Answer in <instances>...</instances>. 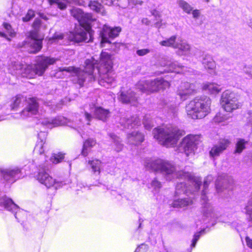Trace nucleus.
Returning <instances> with one entry per match:
<instances>
[{"mask_svg": "<svg viewBox=\"0 0 252 252\" xmlns=\"http://www.w3.org/2000/svg\"><path fill=\"white\" fill-rule=\"evenodd\" d=\"M84 69L69 66L60 69L61 71H65L72 77V81L83 86L84 82L94 80L99 77L98 82L101 86L109 88L115 86V74L112 70V62L111 56L105 52H102L100 61L97 63L94 57L87 59L85 62Z\"/></svg>", "mask_w": 252, "mask_h": 252, "instance_id": "nucleus-1", "label": "nucleus"}, {"mask_svg": "<svg viewBox=\"0 0 252 252\" xmlns=\"http://www.w3.org/2000/svg\"><path fill=\"white\" fill-rule=\"evenodd\" d=\"M144 165L147 168L161 173L166 180L171 181L177 178L179 181L175 189V196L188 193L189 191H197L200 189L201 181L189 172L184 170L178 171L176 167L168 160L157 158L152 160L147 159Z\"/></svg>", "mask_w": 252, "mask_h": 252, "instance_id": "nucleus-2", "label": "nucleus"}, {"mask_svg": "<svg viewBox=\"0 0 252 252\" xmlns=\"http://www.w3.org/2000/svg\"><path fill=\"white\" fill-rule=\"evenodd\" d=\"M57 60L54 58L38 56L36 59V63L23 65L18 62H12L9 65V70L12 74H21L23 77L31 78L36 75L42 76L50 65L53 64Z\"/></svg>", "mask_w": 252, "mask_h": 252, "instance_id": "nucleus-3", "label": "nucleus"}, {"mask_svg": "<svg viewBox=\"0 0 252 252\" xmlns=\"http://www.w3.org/2000/svg\"><path fill=\"white\" fill-rule=\"evenodd\" d=\"M182 131L172 125L155 128L153 132L154 138L159 144L166 147L175 145L182 136Z\"/></svg>", "mask_w": 252, "mask_h": 252, "instance_id": "nucleus-4", "label": "nucleus"}, {"mask_svg": "<svg viewBox=\"0 0 252 252\" xmlns=\"http://www.w3.org/2000/svg\"><path fill=\"white\" fill-rule=\"evenodd\" d=\"M211 100L206 96L196 97L186 106L188 116L192 119H202L211 111Z\"/></svg>", "mask_w": 252, "mask_h": 252, "instance_id": "nucleus-5", "label": "nucleus"}, {"mask_svg": "<svg viewBox=\"0 0 252 252\" xmlns=\"http://www.w3.org/2000/svg\"><path fill=\"white\" fill-rule=\"evenodd\" d=\"M197 87L194 84H190L188 82H183L181 84L177 91V94L180 97V100L177 98H172L166 103V105L169 109V113L175 115L177 112L178 107L181 101L186 100L189 96L195 93Z\"/></svg>", "mask_w": 252, "mask_h": 252, "instance_id": "nucleus-6", "label": "nucleus"}, {"mask_svg": "<svg viewBox=\"0 0 252 252\" xmlns=\"http://www.w3.org/2000/svg\"><path fill=\"white\" fill-rule=\"evenodd\" d=\"M47 133L45 132L41 131L38 133V136L39 140L34 147V153L35 154H38L40 156V161H36L35 163L39 164L52 163L57 164L62 161L64 158V155L62 153L54 154L49 158L48 157L44 154L46 149V144L45 143V138Z\"/></svg>", "mask_w": 252, "mask_h": 252, "instance_id": "nucleus-7", "label": "nucleus"}, {"mask_svg": "<svg viewBox=\"0 0 252 252\" xmlns=\"http://www.w3.org/2000/svg\"><path fill=\"white\" fill-rule=\"evenodd\" d=\"M25 103L26 107L21 112V116L26 118L36 114L38 110V104L34 98H27L22 95H18L11 104L12 110H16L18 108L22 107Z\"/></svg>", "mask_w": 252, "mask_h": 252, "instance_id": "nucleus-8", "label": "nucleus"}, {"mask_svg": "<svg viewBox=\"0 0 252 252\" xmlns=\"http://www.w3.org/2000/svg\"><path fill=\"white\" fill-rule=\"evenodd\" d=\"M73 122H70L66 118L63 116H58L55 118L49 119L47 118H41L39 120V123L44 126L52 128L53 127L62 125H66L75 129H77L83 138H85V134L80 128L82 125L80 120L78 122L77 120H72Z\"/></svg>", "mask_w": 252, "mask_h": 252, "instance_id": "nucleus-9", "label": "nucleus"}, {"mask_svg": "<svg viewBox=\"0 0 252 252\" xmlns=\"http://www.w3.org/2000/svg\"><path fill=\"white\" fill-rule=\"evenodd\" d=\"M46 25L41 22V20L36 19L32 25L33 30L30 33V39L29 44L32 49L31 52L36 53L42 48V41L43 35L39 33L40 29L45 30Z\"/></svg>", "mask_w": 252, "mask_h": 252, "instance_id": "nucleus-10", "label": "nucleus"}, {"mask_svg": "<svg viewBox=\"0 0 252 252\" xmlns=\"http://www.w3.org/2000/svg\"><path fill=\"white\" fill-rule=\"evenodd\" d=\"M50 163H39L38 164V172L36 175V179L41 184L45 185L47 188H49L54 187L56 189H57L62 187L63 183L62 182L56 181L47 172L49 169L48 166Z\"/></svg>", "mask_w": 252, "mask_h": 252, "instance_id": "nucleus-11", "label": "nucleus"}, {"mask_svg": "<svg viewBox=\"0 0 252 252\" xmlns=\"http://www.w3.org/2000/svg\"><path fill=\"white\" fill-rule=\"evenodd\" d=\"M99 28V24H89V29H87L86 27H80L78 29L76 28L74 32H70L68 35L67 38L70 41L75 42H89L92 40L93 31L92 28Z\"/></svg>", "mask_w": 252, "mask_h": 252, "instance_id": "nucleus-12", "label": "nucleus"}, {"mask_svg": "<svg viewBox=\"0 0 252 252\" xmlns=\"http://www.w3.org/2000/svg\"><path fill=\"white\" fill-rule=\"evenodd\" d=\"M170 86L169 82L162 78H157L154 80L140 81L136 87L143 92H154L160 90H164Z\"/></svg>", "mask_w": 252, "mask_h": 252, "instance_id": "nucleus-13", "label": "nucleus"}, {"mask_svg": "<svg viewBox=\"0 0 252 252\" xmlns=\"http://www.w3.org/2000/svg\"><path fill=\"white\" fill-rule=\"evenodd\" d=\"M220 104L222 108L227 112H231L241 106L236 94L230 90H226L222 93Z\"/></svg>", "mask_w": 252, "mask_h": 252, "instance_id": "nucleus-14", "label": "nucleus"}, {"mask_svg": "<svg viewBox=\"0 0 252 252\" xmlns=\"http://www.w3.org/2000/svg\"><path fill=\"white\" fill-rule=\"evenodd\" d=\"M213 180V177L212 175H208L205 178L204 180V189L202 190L201 195V199L203 202L202 213L203 216L208 219H212L217 217V215L215 212L213 207L210 203L207 202L205 191L206 189Z\"/></svg>", "mask_w": 252, "mask_h": 252, "instance_id": "nucleus-15", "label": "nucleus"}, {"mask_svg": "<svg viewBox=\"0 0 252 252\" xmlns=\"http://www.w3.org/2000/svg\"><path fill=\"white\" fill-rule=\"evenodd\" d=\"M199 137L197 135L189 134L183 138L177 151L179 153H185L188 156L193 153L198 144Z\"/></svg>", "mask_w": 252, "mask_h": 252, "instance_id": "nucleus-16", "label": "nucleus"}, {"mask_svg": "<svg viewBox=\"0 0 252 252\" xmlns=\"http://www.w3.org/2000/svg\"><path fill=\"white\" fill-rule=\"evenodd\" d=\"M70 13L78 21L82 27H86L88 29H89V24H96L98 25V22L91 13H84L80 8H73L70 10Z\"/></svg>", "mask_w": 252, "mask_h": 252, "instance_id": "nucleus-17", "label": "nucleus"}, {"mask_svg": "<svg viewBox=\"0 0 252 252\" xmlns=\"http://www.w3.org/2000/svg\"><path fill=\"white\" fill-rule=\"evenodd\" d=\"M159 64L161 67H163L164 68L163 70L158 71L156 73L157 75L168 72H175L178 73H184L185 67L171 59L163 58L160 60Z\"/></svg>", "mask_w": 252, "mask_h": 252, "instance_id": "nucleus-18", "label": "nucleus"}, {"mask_svg": "<svg viewBox=\"0 0 252 252\" xmlns=\"http://www.w3.org/2000/svg\"><path fill=\"white\" fill-rule=\"evenodd\" d=\"M0 205L3 206L8 211L14 213L15 218L19 221L22 218L21 215L25 214V212L23 210H21L11 199L6 196H4L0 199Z\"/></svg>", "mask_w": 252, "mask_h": 252, "instance_id": "nucleus-19", "label": "nucleus"}, {"mask_svg": "<svg viewBox=\"0 0 252 252\" xmlns=\"http://www.w3.org/2000/svg\"><path fill=\"white\" fill-rule=\"evenodd\" d=\"M0 176L9 183H14L22 177L21 170L18 167L3 169L0 171Z\"/></svg>", "mask_w": 252, "mask_h": 252, "instance_id": "nucleus-20", "label": "nucleus"}, {"mask_svg": "<svg viewBox=\"0 0 252 252\" xmlns=\"http://www.w3.org/2000/svg\"><path fill=\"white\" fill-rule=\"evenodd\" d=\"M121 31V29L120 27L111 28L110 27L104 25L102 30L100 32L101 45L103 46V44L105 43H110L109 38H114L117 37Z\"/></svg>", "mask_w": 252, "mask_h": 252, "instance_id": "nucleus-21", "label": "nucleus"}, {"mask_svg": "<svg viewBox=\"0 0 252 252\" xmlns=\"http://www.w3.org/2000/svg\"><path fill=\"white\" fill-rule=\"evenodd\" d=\"M119 100L125 104L136 105L137 103L138 96L131 90L127 91H121L118 95Z\"/></svg>", "mask_w": 252, "mask_h": 252, "instance_id": "nucleus-22", "label": "nucleus"}, {"mask_svg": "<svg viewBox=\"0 0 252 252\" xmlns=\"http://www.w3.org/2000/svg\"><path fill=\"white\" fill-rule=\"evenodd\" d=\"M144 140V135L138 131H134L127 135L126 143L129 145L138 146Z\"/></svg>", "mask_w": 252, "mask_h": 252, "instance_id": "nucleus-23", "label": "nucleus"}, {"mask_svg": "<svg viewBox=\"0 0 252 252\" xmlns=\"http://www.w3.org/2000/svg\"><path fill=\"white\" fill-rule=\"evenodd\" d=\"M49 2L51 5L57 7L61 10L64 9L67 3H74L83 6L86 5L84 0H49Z\"/></svg>", "mask_w": 252, "mask_h": 252, "instance_id": "nucleus-24", "label": "nucleus"}, {"mask_svg": "<svg viewBox=\"0 0 252 252\" xmlns=\"http://www.w3.org/2000/svg\"><path fill=\"white\" fill-rule=\"evenodd\" d=\"M230 144L228 139H220L217 145H215L210 152V155L212 157L219 156Z\"/></svg>", "mask_w": 252, "mask_h": 252, "instance_id": "nucleus-25", "label": "nucleus"}, {"mask_svg": "<svg viewBox=\"0 0 252 252\" xmlns=\"http://www.w3.org/2000/svg\"><path fill=\"white\" fill-rule=\"evenodd\" d=\"M90 112L93 113L94 116L98 119L105 121L109 116L108 110L104 109L101 107H97L95 104L90 105Z\"/></svg>", "mask_w": 252, "mask_h": 252, "instance_id": "nucleus-26", "label": "nucleus"}, {"mask_svg": "<svg viewBox=\"0 0 252 252\" xmlns=\"http://www.w3.org/2000/svg\"><path fill=\"white\" fill-rule=\"evenodd\" d=\"M175 49H178L177 54L180 56L188 55L190 51V45L185 40H178Z\"/></svg>", "mask_w": 252, "mask_h": 252, "instance_id": "nucleus-27", "label": "nucleus"}, {"mask_svg": "<svg viewBox=\"0 0 252 252\" xmlns=\"http://www.w3.org/2000/svg\"><path fill=\"white\" fill-rule=\"evenodd\" d=\"M202 89L203 91L211 94H216L221 91L220 85L213 82H205L203 84Z\"/></svg>", "mask_w": 252, "mask_h": 252, "instance_id": "nucleus-28", "label": "nucleus"}, {"mask_svg": "<svg viewBox=\"0 0 252 252\" xmlns=\"http://www.w3.org/2000/svg\"><path fill=\"white\" fill-rule=\"evenodd\" d=\"M121 123L125 128L130 129L136 128L141 125L140 120L137 116H133L126 121L124 119H121Z\"/></svg>", "mask_w": 252, "mask_h": 252, "instance_id": "nucleus-29", "label": "nucleus"}, {"mask_svg": "<svg viewBox=\"0 0 252 252\" xmlns=\"http://www.w3.org/2000/svg\"><path fill=\"white\" fill-rule=\"evenodd\" d=\"M201 62L204 67L208 70H213L216 68V62L212 56L209 54H204Z\"/></svg>", "mask_w": 252, "mask_h": 252, "instance_id": "nucleus-30", "label": "nucleus"}, {"mask_svg": "<svg viewBox=\"0 0 252 252\" xmlns=\"http://www.w3.org/2000/svg\"><path fill=\"white\" fill-rule=\"evenodd\" d=\"M88 165L91 169L92 172L96 176H98L100 173L102 163L98 159H94L88 161Z\"/></svg>", "mask_w": 252, "mask_h": 252, "instance_id": "nucleus-31", "label": "nucleus"}, {"mask_svg": "<svg viewBox=\"0 0 252 252\" xmlns=\"http://www.w3.org/2000/svg\"><path fill=\"white\" fill-rule=\"evenodd\" d=\"M3 26L4 29V32L0 31V36L5 38L9 41L10 40L9 37H14L15 35L16 32L8 23H4Z\"/></svg>", "mask_w": 252, "mask_h": 252, "instance_id": "nucleus-32", "label": "nucleus"}, {"mask_svg": "<svg viewBox=\"0 0 252 252\" xmlns=\"http://www.w3.org/2000/svg\"><path fill=\"white\" fill-rule=\"evenodd\" d=\"M96 144V141L94 139H88L86 140L83 145L82 151V155L86 157L88 156L90 151L91 149Z\"/></svg>", "mask_w": 252, "mask_h": 252, "instance_id": "nucleus-33", "label": "nucleus"}, {"mask_svg": "<svg viewBox=\"0 0 252 252\" xmlns=\"http://www.w3.org/2000/svg\"><path fill=\"white\" fill-rule=\"evenodd\" d=\"M192 203V200L189 198L176 199L172 203L173 207H184L187 206Z\"/></svg>", "mask_w": 252, "mask_h": 252, "instance_id": "nucleus-34", "label": "nucleus"}, {"mask_svg": "<svg viewBox=\"0 0 252 252\" xmlns=\"http://www.w3.org/2000/svg\"><path fill=\"white\" fill-rule=\"evenodd\" d=\"M176 43V36L173 35L169 38L165 39V40L160 41L159 42V44L162 46L170 47L175 49Z\"/></svg>", "mask_w": 252, "mask_h": 252, "instance_id": "nucleus-35", "label": "nucleus"}, {"mask_svg": "<svg viewBox=\"0 0 252 252\" xmlns=\"http://www.w3.org/2000/svg\"><path fill=\"white\" fill-rule=\"evenodd\" d=\"M179 6L187 14H190L193 7L187 1L184 0H179L177 1Z\"/></svg>", "mask_w": 252, "mask_h": 252, "instance_id": "nucleus-36", "label": "nucleus"}, {"mask_svg": "<svg viewBox=\"0 0 252 252\" xmlns=\"http://www.w3.org/2000/svg\"><path fill=\"white\" fill-rule=\"evenodd\" d=\"M110 137L113 140V146L115 150L117 152L121 151L123 148V144L121 143V141L120 140V138L114 134H111Z\"/></svg>", "mask_w": 252, "mask_h": 252, "instance_id": "nucleus-37", "label": "nucleus"}, {"mask_svg": "<svg viewBox=\"0 0 252 252\" xmlns=\"http://www.w3.org/2000/svg\"><path fill=\"white\" fill-rule=\"evenodd\" d=\"M226 182V180L223 176H219L215 183L216 190L218 192L222 190L224 188V185Z\"/></svg>", "mask_w": 252, "mask_h": 252, "instance_id": "nucleus-38", "label": "nucleus"}, {"mask_svg": "<svg viewBox=\"0 0 252 252\" xmlns=\"http://www.w3.org/2000/svg\"><path fill=\"white\" fill-rule=\"evenodd\" d=\"M230 117L227 114H223L220 113H219L216 114L214 117L213 120L215 123H221L225 122L229 119Z\"/></svg>", "mask_w": 252, "mask_h": 252, "instance_id": "nucleus-39", "label": "nucleus"}, {"mask_svg": "<svg viewBox=\"0 0 252 252\" xmlns=\"http://www.w3.org/2000/svg\"><path fill=\"white\" fill-rule=\"evenodd\" d=\"M247 143L243 139H239L236 144V149L235 153L240 154L245 148V145Z\"/></svg>", "mask_w": 252, "mask_h": 252, "instance_id": "nucleus-40", "label": "nucleus"}, {"mask_svg": "<svg viewBox=\"0 0 252 252\" xmlns=\"http://www.w3.org/2000/svg\"><path fill=\"white\" fill-rule=\"evenodd\" d=\"M247 125L250 131H252V107L248 110L246 115Z\"/></svg>", "mask_w": 252, "mask_h": 252, "instance_id": "nucleus-41", "label": "nucleus"}, {"mask_svg": "<svg viewBox=\"0 0 252 252\" xmlns=\"http://www.w3.org/2000/svg\"><path fill=\"white\" fill-rule=\"evenodd\" d=\"M143 125L146 129H150L153 127L150 115H146L143 119Z\"/></svg>", "mask_w": 252, "mask_h": 252, "instance_id": "nucleus-42", "label": "nucleus"}, {"mask_svg": "<svg viewBox=\"0 0 252 252\" xmlns=\"http://www.w3.org/2000/svg\"><path fill=\"white\" fill-rule=\"evenodd\" d=\"M63 38L64 36L62 34L56 33L52 38L49 39L48 43H57L59 40L62 39Z\"/></svg>", "mask_w": 252, "mask_h": 252, "instance_id": "nucleus-43", "label": "nucleus"}, {"mask_svg": "<svg viewBox=\"0 0 252 252\" xmlns=\"http://www.w3.org/2000/svg\"><path fill=\"white\" fill-rule=\"evenodd\" d=\"M204 232V230H202L196 233L194 236L192 241V243L191 244V247L192 248H194L195 247L197 241L199 240L201 235Z\"/></svg>", "mask_w": 252, "mask_h": 252, "instance_id": "nucleus-44", "label": "nucleus"}, {"mask_svg": "<svg viewBox=\"0 0 252 252\" xmlns=\"http://www.w3.org/2000/svg\"><path fill=\"white\" fill-rule=\"evenodd\" d=\"M34 11L30 9L28 11L27 15L25 17H23V21L24 22H28L33 18L34 16Z\"/></svg>", "mask_w": 252, "mask_h": 252, "instance_id": "nucleus-45", "label": "nucleus"}, {"mask_svg": "<svg viewBox=\"0 0 252 252\" xmlns=\"http://www.w3.org/2000/svg\"><path fill=\"white\" fill-rule=\"evenodd\" d=\"M148 246L145 244H142L139 245L135 250L134 252H146L148 250Z\"/></svg>", "mask_w": 252, "mask_h": 252, "instance_id": "nucleus-46", "label": "nucleus"}, {"mask_svg": "<svg viewBox=\"0 0 252 252\" xmlns=\"http://www.w3.org/2000/svg\"><path fill=\"white\" fill-rule=\"evenodd\" d=\"M150 52L148 49H142L138 50L136 51V54L139 56H143L149 53Z\"/></svg>", "mask_w": 252, "mask_h": 252, "instance_id": "nucleus-47", "label": "nucleus"}, {"mask_svg": "<svg viewBox=\"0 0 252 252\" xmlns=\"http://www.w3.org/2000/svg\"><path fill=\"white\" fill-rule=\"evenodd\" d=\"M151 186L155 190H157V189H158L161 187V184L156 179H155L152 181V182L151 183Z\"/></svg>", "mask_w": 252, "mask_h": 252, "instance_id": "nucleus-48", "label": "nucleus"}, {"mask_svg": "<svg viewBox=\"0 0 252 252\" xmlns=\"http://www.w3.org/2000/svg\"><path fill=\"white\" fill-rule=\"evenodd\" d=\"M245 241L246 245L250 249H252V239L249 236L245 237Z\"/></svg>", "mask_w": 252, "mask_h": 252, "instance_id": "nucleus-49", "label": "nucleus"}, {"mask_svg": "<svg viewBox=\"0 0 252 252\" xmlns=\"http://www.w3.org/2000/svg\"><path fill=\"white\" fill-rule=\"evenodd\" d=\"M192 17L194 19H197L200 15V11L198 9L192 10Z\"/></svg>", "mask_w": 252, "mask_h": 252, "instance_id": "nucleus-50", "label": "nucleus"}, {"mask_svg": "<svg viewBox=\"0 0 252 252\" xmlns=\"http://www.w3.org/2000/svg\"><path fill=\"white\" fill-rule=\"evenodd\" d=\"M85 119L88 121L87 125H89V122L91 121L92 119V116L90 114L89 112H88L86 110H85V114L84 116Z\"/></svg>", "mask_w": 252, "mask_h": 252, "instance_id": "nucleus-51", "label": "nucleus"}, {"mask_svg": "<svg viewBox=\"0 0 252 252\" xmlns=\"http://www.w3.org/2000/svg\"><path fill=\"white\" fill-rule=\"evenodd\" d=\"M151 14L154 15L155 17H157L159 16L158 12L156 10H153L151 11Z\"/></svg>", "mask_w": 252, "mask_h": 252, "instance_id": "nucleus-52", "label": "nucleus"}, {"mask_svg": "<svg viewBox=\"0 0 252 252\" xmlns=\"http://www.w3.org/2000/svg\"><path fill=\"white\" fill-rule=\"evenodd\" d=\"M142 23L146 25H148L150 24V21L147 18H143L142 20Z\"/></svg>", "mask_w": 252, "mask_h": 252, "instance_id": "nucleus-53", "label": "nucleus"}, {"mask_svg": "<svg viewBox=\"0 0 252 252\" xmlns=\"http://www.w3.org/2000/svg\"><path fill=\"white\" fill-rule=\"evenodd\" d=\"M247 74L248 75V76L250 78L252 79V71H251L250 72H247Z\"/></svg>", "mask_w": 252, "mask_h": 252, "instance_id": "nucleus-54", "label": "nucleus"}, {"mask_svg": "<svg viewBox=\"0 0 252 252\" xmlns=\"http://www.w3.org/2000/svg\"><path fill=\"white\" fill-rule=\"evenodd\" d=\"M40 17L43 19L47 20L46 16L45 15H44V14L40 15Z\"/></svg>", "mask_w": 252, "mask_h": 252, "instance_id": "nucleus-55", "label": "nucleus"}, {"mask_svg": "<svg viewBox=\"0 0 252 252\" xmlns=\"http://www.w3.org/2000/svg\"><path fill=\"white\" fill-rule=\"evenodd\" d=\"M249 27L252 29V21H251L249 24Z\"/></svg>", "mask_w": 252, "mask_h": 252, "instance_id": "nucleus-56", "label": "nucleus"}, {"mask_svg": "<svg viewBox=\"0 0 252 252\" xmlns=\"http://www.w3.org/2000/svg\"><path fill=\"white\" fill-rule=\"evenodd\" d=\"M206 2H209V0H204Z\"/></svg>", "mask_w": 252, "mask_h": 252, "instance_id": "nucleus-57", "label": "nucleus"}]
</instances>
